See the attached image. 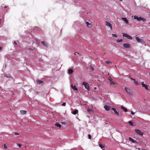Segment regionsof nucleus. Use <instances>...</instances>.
<instances>
[{"mask_svg": "<svg viewBox=\"0 0 150 150\" xmlns=\"http://www.w3.org/2000/svg\"><path fill=\"white\" fill-rule=\"evenodd\" d=\"M82 84L85 86V88L87 90H89V84L86 82H83L82 83Z\"/></svg>", "mask_w": 150, "mask_h": 150, "instance_id": "f257e3e1", "label": "nucleus"}, {"mask_svg": "<svg viewBox=\"0 0 150 150\" xmlns=\"http://www.w3.org/2000/svg\"><path fill=\"white\" fill-rule=\"evenodd\" d=\"M125 89L128 94L131 95H132V93L130 89L127 87H125Z\"/></svg>", "mask_w": 150, "mask_h": 150, "instance_id": "f03ea898", "label": "nucleus"}, {"mask_svg": "<svg viewBox=\"0 0 150 150\" xmlns=\"http://www.w3.org/2000/svg\"><path fill=\"white\" fill-rule=\"evenodd\" d=\"M135 131L136 133L138 134L141 135V136H142L143 135V133L141 132V131L137 129H136L135 130Z\"/></svg>", "mask_w": 150, "mask_h": 150, "instance_id": "7ed1b4c3", "label": "nucleus"}, {"mask_svg": "<svg viewBox=\"0 0 150 150\" xmlns=\"http://www.w3.org/2000/svg\"><path fill=\"white\" fill-rule=\"evenodd\" d=\"M105 25L108 27H109L111 30H112V25L111 23L108 22L107 21L105 22Z\"/></svg>", "mask_w": 150, "mask_h": 150, "instance_id": "20e7f679", "label": "nucleus"}, {"mask_svg": "<svg viewBox=\"0 0 150 150\" xmlns=\"http://www.w3.org/2000/svg\"><path fill=\"white\" fill-rule=\"evenodd\" d=\"M123 36L124 37H125L126 38H128L130 39V40H132V37L129 36L127 34L125 33H122Z\"/></svg>", "mask_w": 150, "mask_h": 150, "instance_id": "39448f33", "label": "nucleus"}, {"mask_svg": "<svg viewBox=\"0 0 150 150\" xmlns=\"http://www.w3.org/2000/svg\"><path fill=\"white\" fill-rule=\"evenodd\" d=\"M123 46L125 47L126 48H129L130 47V45L129 44L125 43L123 44Z\"/></svg>", "mask_w": 150, "mask_h": 150, "instance_id": "423d86ee", "label": "nucleus"}, {"mask_svg": "<svg viewBox=\"0 0 150 150\" xmlns=\"http://www.w3.org/2000/svg\"><path fill=\"white\" fill-rule=\"evenodd\" d=\"M111 109L114 111V113L116 114L117 115H119L118 112L117 111L115 108H111Z\"/></svg>", "mask_w": 150, "mask_h": 150, "instance_id": "0eeeda50", "label": "nucleus"}, {"mask_svg": "<svg viewBox=\"0 0 150 150\" xmlns=\"http://www.w3.org/2000/svg\"><path fill=\"white\" fill-rule=\"evenodd\" d=\"M42 44L45 47H48V44L45 41H42L41 42Z\"/></svg>", "mask_w": 150, "mask_h": 150, "instance_id": "6e6552de", "label": "nucleus"}, {"mask_svg": "<svg viewBox=\"0 0 150 150\" xmlns=\"http://www.w3.org/2000/svg\"><path fill=\"white\" fill-rule=\"evenodd\" d=\"M104 108L107 111H109L110 109V107L108 105H105Z\"/></svg>", "mask_w": 150, "mask_h": 150, "instance_id": "1a4fd4ad", "label": "nucleus"}, {"mask_svg": "<svg viewBox=\"0 0 150 150\" xmlns=\"http://www.w3.org/2000/svg\"><path fill=\"white\" fill-rule=\"evenodd\" d=\"M129 139L130 141H131L132 143H137V142L135 140H133L132 138L131 137H129Z\"/></svg>", "mask_w": 150, "mask_h": 150, "instance_id": "9d476101", "label": "nucleus"}, {"mask_svg": "<svg viewBox=\"0 0 150 150\" xmlns=\"http://www.w3.org/2000/svg\"><path fill=\"white\" fill-rule=\"evenodd\" d=\"M109 80L110 81L111 84L114 85L115 84V82L112 80V79H109Z\"/></svg>", "mask_w": 150, "mask_h": 150, "instance_id": "9b49d317", "label": "nucleus"}, {"mask_svg": "<svg viewBox=\"0 0 150 150\" xmlns=\"http://www.w3.org/2000/svg\"><path fill=\"white\" fill-rule=\"evenodd\" d=\"M136 39L139 42H142V40L139 38L138 37H136Z\"/></svg>", "mask_w": 150, "mask_h": 150, "instance_id": "f8f14e48", "label": "nucleus"}, {"mask_svg": "<svg viewBox=\"0 0 150 150\" xmlns=\"http://www.w3.org/2000/svg\"><path fill=\"white\" fill-rule=\"evenodd\" d=\"M134 18L135 19H137L138 21H141V17H138L137 16H135L134 17Z\"/></svg>", "mask_w": 150, "mask_h": 150, "instance_id": "ddd939ff", "label": "nucleus"}, {"mask_svg": "<svg viewBox=\"0 0 150 150\" xmlns=\"http://www.w3.org/2000/svg\"><path fill=\"white\" fill-rule=\"evenodd\" d=\"M27 111L24 110H21L20 111V112L22 115H24L26 114Z\"/></svg>", "mask_w": 150, "mask_h": 150, "instance_id": "4468645a", "label": "nucleus"}, {"mask_svg": "<svg viewBox=\"0 0 150 150\" xmlns=\"http://www.w3.org/2000/svg\"><path fill=\"white\" fill-rule=\"evenodd\" d=\"M71 88L74 90H77V88L76 87L75 85H73V84H71Z\"/></svg>", "mask_w": 150, "mask_h": 150, "instance_id": "2eb2a0df", "label": "nucleus"}, {"mask_svg": "<svg viewBox=\"0 0 150 150\" xmlns=\"http://www.w3.org/2000/svg\"><path fill=\"white\" fill-rule=\"evenodd\" d=\"M122 20H123L127 24H128L129 23V22L125 18H122Z\"/></svg>", "mask_w": 150, "mask_h": 150, "instance_id": "dca6fc26", "label": "nucleus"}, {"mask_svg": "<svg viewBox=\"0 0 150 150\" xmlns=\"http://www.w3.org/2000/svg\"><path fill=\"white\" fill-rule=\"evenodd\" d=\"M37 83L39 84L42 83H43V81L40 80H36Z\"/></svg>", "mask_w": 150, "mask_h": 150, "instance_id": "f3484780", "label": "nucleus"}, {"mask_svg": "<svg viewBox=\"0 0 150 150\" xmlns=\"http://www.w3.org/2000/svg\"><path fill=\"white\" fill-rule=\"evenodd\" d=\"M73 71V70L71 69H69L68 70V73L69 74L72 73Z\"/></svg>", "mask_w": 150, "mask_h": 150, "instance_id": "a211bd4d", "label": "nucleus"}, {"mask_svg": "<svg viewBox=\"0 0 150 150\" xmlns=\"http://www.w3.org/2000/svg\"><path fill=\"white\" fill-rule=\"evenodd\" d=\"M78 110H76L72 112V113L73 114L76 115V114H77L78 113Z\"/></svg>", "mask_w": 150, "mask_h": 150, "instance_id": "6ab92c4d", "label": "nucleus"}, {"mask_svg": "<svg viewBox=\"0 0 150 150\" xmlns=\"http://www.w3.org/2000/svg\"><path fill=\"white\" fill-rule=\"evenodd\" d=\"M121 108L125 112H127V109L125 108L123 106H121Z\"/></svg>", "mask_w": 150, "mask_h": 150, "instance_id": "aec40b11", "label": "nucleus"}, {"mask_svg": "<svg viewBox=\"0 0 150 150\" xmlns=\"http://www.w3.org/2000/svg\"><path fill=\"white\" fill-rule=\"evenodd\" d=\"M55 125L57 127H59V128H60L61 127V125L60 124H58L57 123H56L55 124Z\"/></svg>", "mask_w": 150, "mask_h": 150, "instance_id": "412c9836", "label": "nucleus"}, {"mask_svg": "<svg viewBox=\"0 0 150 150\" xmlns=\"http://www.w3.org/2000/svg\"><path fill=\"white\" fill-rule=\"evenodd\" d=\"M99 146L101 149L105 148L104 145H103L101 144L100 143L99 144Z\"/></svg>", "mask_w": 150, "mask_h": 150, "instance_id": "4be33fe9", "label": "nucleus"}, {"mask_svg": "<svg viewBox=\"0 0 150 150\" xmlns=\"http://www.w3.org/2000/svg\"><path fill=\"white\" fill-rule=\"evenodd\" d=\"M148 86L147 85H146V84H145L144 86H143L142 87H144L147 90L148 89Z\"/></svg>", "mask_w": 150, "mask_h": 150, "instance_id": "5701e85b", "label": "nucleus"}, {"mask_svg": "<svg viewBox=\"0 0 150 150\" xmlns=\"http://www.w3.org/2000/svg\"><path fill=\"white\" fill-rule=\"evenodd\" d=\"M134 81V83H135V84L137 85H139V83H138V82L137 81H136L135 80V81Z\"/></svg>", "mask_w": 150, "mask_h": 150, "instance_id": "b1692460", "label": "nucleus"}, {"mask_svg": "<svg viewBox=\"0 0 150 150\" xmlns=\"http://www.w3.org/2000/svg\"><path fill=\"white\" fill-rule=\"evenodd\" d=\"M87 111L88 112H93V111L92 109L88 108L87 110Z\"/></svg>", "mask_w": 150, "mask_h": 150, "instance_id": "393cba45", "label": "nucleus"}, {"mask_svg": "<svg viewBox=\"0 0 150 150\" xmlns=\"http://www.w3.org/2000/svg\"><path fill=\"white\" fill-rule=\"evenodd\" d=\"M105 62L107 64H111L112 63L108 61H105Z\"/></svg>", "mask_w": 150, "mask_h": 150, "instance_id": "a878e982", "label": "nucleus"}, {"mask_svg": "<svg viewBox=\"0 0 150 150\" xmlns=\"http://www.w3.org/2000/svg\"><path fill=\"white\" fill-rule=\"evenodd\" d=\"M86 24H87V26L88 27V28H90L91 27L90 26H88V25H90V24L88 22H86Z\"/></svg>", "mask_w": 150, "mask_h": 150, "instance_id": "bb28decb", "label": "nucleus"}, {"mask_svg": "<svg viewBox=\"0 0 150 150\" xmlns=\"http://www.w3.org/2000/svg\"><path fill=\"white\" fill-rule=\"evenodd\" d=\"M122 39H118L117 40V42H121V41H122Z\"/></svg>", "mask_w": 150, "mask_h": 150, "instance_id": "cd10ccee", "label": "nucleus"}, {"mask_svg": "<svg viewBox=\"0 0 150 150\" xmlns=\"http://www.w3.org/2000/svg\"><path fill=\"white\" fill-rule=\"evenodd\" d=\"M112 36L113 37H117V36L115 34H112Z\"/></svg>", "mask_w": 150, "mask_h": 150, "instance_id": "c85d7f7f", "label": "nucleus"}, {"mask_svg": "<svg viewBox=\"0 0 150 150\" xmlns=\"http://www.w3.org/2000/svg\"><path fill=\"white\" fill-rule=\"evenodd\" d=\"M146 20V19L144 18H142L141 17V21H144Z\"/></svg>", "mask_w": 150, "mask_h": 150, "instance_id": "c756f323", "label": "nucleus"}, {"mask_svg": "<svg viewBox=\"0 0 150 150\" xmlns=\"http://www.w3.org/2000/svg\"><path fill=\"white\" fill-rule=\"evenodd\" d=\"M129 123L131 125L133 126V123L131 122V121H129Z\"/></svg>", "mask_w": 150, "mask_h": 150, "instance_id": "7c9ffc66", "label": "nucleus"}, {"mask_svg": "<svg viewBox=\"0 0 150 150\" xmlns=\"http://www.w3.org/2000/svg\"><path fill=\"white\" fill-rule=\"evenodd\" d=\"M90 67L91 69H92L93 71L94 70V69L93 67H92V66L90 65Z\"/></svg>", "mask_w": 150, "mask_h": 150, "instance_id": "2f4dec72", "label": "nucleus"}, {"mask_svg": "<svg viewBox=\"0 0 150 150\" xmlns=\"http://www.w3.org/2000/svg\"><path fill=\"white\" fill-rule=\"evenodd\" d=\"M88 138L89 139H91V135L90 134H88Z\"/></svg>", "mask_w": 150, "mask_h": 150, "instance_id": "473e14b6", "label": "nucleus"}, {"mask_svg": "<svg viewBox=\"0 0 150 150\" xmlns=\"http://www.w3.org/2000/svg\"><path fill=\"white\" fill-rule=\"evenodd\" d=\"M17 146L19 147H21V145L19 144H17Z\"/></svg>", "mask_w": 150, "mask_h": 150, "instance_id": "72a5a7b5", "label": "nucleus"}, {"mask_svg": "<svg viewBox=\"0 0 150 150\" xmlns=\"http://www.w3.org/2000/svg\"><path fill=\"white\" fill-rule=\"evenodd\" d=\"M4 149H6L7 148V146L6 144H4Z\"/></svg>", "mask_w": 150, "mask_h": 150, "instance_id": "f704fd0d", "label": "nucleus"}, {"mask_svg": "<svg viewBox=\"0 0 150 150\" xmlns=\"http://www.w3.org/2000/svg\"><path fill=\"white\" fill-rule=\"evenodd\" d=\"M129 77L130 79L133 81H135V79H133L132 78L130 77V76H129Z\"/></svg>", "mask_w": 150, "mask_h": 150, "instance_id": "c9c22d12", "label": "nucleus"}, {"mask_svg": "<svg viewBox=\"0 0 150 150\" xmlns=\"http://www.w3.org/2000/svg\"><path fill=\"white\" fill-rule=\"evenodd\" d=\"M14 134L15 135H19L20 134L19 133L17 132H14Z\"/></svg>", "mask_w": 150, "mask_h": 150, "instance_id": "e433bc0d", "label": "nucleus"}, {"mask_svg": "<svg viewBox=\"0 0 150 150\" xmlns=\"http://www.w3.org/2000/svg\"><path fill=\"white\" fill-rule=\"evenodd\" d=\"M141 84H142V86H144V85L145 84L144 83V82H142L141 83Z\"/></svg>", "mask_w": 150, "mask_h": 150, "instance_id": "4c0bfd02", "label": "nucleus"}, {"mask_svg": "<svg viewBox=\"0 0 150 150\" xmlns=\"http://www.w3.org/2000/svg\"><path fill=\"white\" fill-rule=\"evenodd\" d=\"M66 105V103L65 102H64L62 104V105L63 106H65Z\"/></svg>", "mask_w": 150, "mask_h": 150, "instance_id": "58836bf2", "label": "nucleus"}, {"mask_svg": "<svg viewBox=\"0 0 150 150\" xmlns=\"http://www.w3.org/2000/svg\"><path fill=\"white\" fill-rule=\"evenodd\" d=\"M131 113L132 114V115H134V112L132 111H131Z\"/></svg>", "mask_w": 150, "mask_h": 150, "instance_id": "ea45409f", "label": "nucleus"}, {"mask_svg": "<svg viewBox=\"0 0 150 150\" xmlns=\"http://www.w3.org/2000/svg\"><path fill=\"white\" fill-rule=\"evenodd\" d=\"M62 124H64V125L66 123L64 122H62Z\"/></svg>", "mask_w": 150, "mask_h": 150, "instance_id": "a19ab883", "label": "nucleus"}, {"mask_svg": "<svg viewBox=\"0 0 150 150\" xmlns=\"http://www.w3.org/2000/svg\"><path fill=\"white\" fill-rule=\"evenodd\" d=\"M14 43L15 44H17V43L15 41H14Z\"/></svg>", "mask_w": 150, "mask_h": 150, "instance_id": "79ce46f5", "label": "nucleus"}, {"mask_svg": "<svg viewBox=\"0 0 150 150\" xmlns=\"http://www.w3.org/2000/svg\"><path fill=\"white\" fill-rule=\"evenodd\" d=\"M111 78V77L110 76L109 78H108V79H111L110 78Z\"/></svg>", "mask_w": 150, "mask_h": 150, "instance_id": "37998d69", "label": "nucleus"}, {"mask_svg": "<svg viewBox=\"0 0 150 150\" xmlns=\"http://www.w3.org/2000/svg\"><path fill=\"white\" fill-rule=\"evenodd\" d=\"M1 49V47H0V50Z\"/></svg>", "mask_w": 150, "mask_h": 150, "instance_id": "c03bdc74", "label": "nucleus"}, {"mask_svg": "<svg viewBox=\"0 0 150 150\" xmlns=\"http://www.w3.org/2000/svg\"><path fill=\"white\" fill-rule=\"evenodd\" d=\"M4 7V8H6L7 7V6H5Z\"/></svg>", "mask_w": 150, "mask_h": 150, "instance_id": "a18cd8bd", "label": "nucleus"}, {"mask_svg": "<svg viewBox=\"0 0 150 150\" xmlns=\"http://www.w3.org/2000/svg\"><path fill=\"white\" fill-rule=\"evenodd\" d=\"M78 54H79V53L78 52H76Z\"/></svg>", "mask_w": 150, "mask_h": 150, "instance_id": "49530a36", "label": "nucleus"}, {"mask_svg": "<svg viewBox=\"0 0 150 150\" xmlns=\"http://www.w3.org/2000/svg\"><path fill=\"white\" fill-rule=\"evenodd\" d=\"M74 54L75 55H76V52H75V53H74Z\"/></svg>", "mask_w": 150, "mask_h": 150, "instance_id": "de8ad7c7", "label": "nucleus"}, {"mask_svg": "<svg viewBox=\"0 0 150 150\" xmlns=\"http://www.w3.org/2000/svg\"><path fill=\"white\" fill-rule=\"evenodd\" d=\"M120 1H122V0H120Z\"/></svg>", "mask_w": 150, "mask_h": 150, "instance_id": "09e8293b", "label": "nucleus"}, {"mask_svg": "<svg viewBox=\"0 0 150 150\" xmlns=\"http://www.w3.org/2000/svg\"><path fill=\"white\" fill-rule=\"evenodd\" d=\"M103 150H106L105 149H103Z\"/></svg>", "mask_w": 150, "mask_h": 150, "instance_id": "8fccbe9b", "label": "nucleus"}, {"mask_svg": "<svg viewBox=\"0 0 150 150\" xmlns=\"http://www.w3.org/2000/svg\"><path fill=\"white\" fill-rule=\"evenodd\" d=\"M105 123H106V124H107V122H106Z\"/></svg>", "mask_w": 150, "mask_h": 150, "instance_id": "3c124183", "label": "nucleus"}, {"mask_svg": "<svg viewBox=\"0 0 150 150\" xmlns=\"http://www.w3.org/2000/svg\"><path fill=\"white\" fill-rule=\"evenodd\" d=\"M105 123H106V124H107V122H106Z\"/></svg>", "mask_w": 150, "mask_h": 150, "instance_id": "603ef678", "label": "nucleus"}, {"mask_svg": "<svg viewBox=\"0 0 150 150\" xmlns=\"http://www.w3.org/2000/svg\"><path fill=\"white\" fill-rule=\"evenodd\" d=\"M12 94H14L13 93Z\"/></svg>", "mask_w": 150, "mask_h": 150, "instance_id": "864d4df0", "label": "nucleus"}]
</instances>
